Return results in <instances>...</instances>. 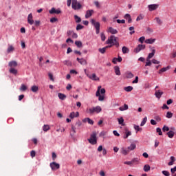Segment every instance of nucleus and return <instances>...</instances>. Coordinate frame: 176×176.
<instances>
[{"label":"nucleus","mask_w":176,"mask_h":176,"mask_svg":"<svg viewBox=\"0 0 176 176\" xmlns=\"http://www.w3.org/2000/svg\"><path fill=\"white\" fill-rule=\"evenodd\" d=\"M124 164H127V166H133L131 161L124 162Z\"/></svg>","instance_id":"obj_60"},{"label":"nucleus","mask_w":176,"mask_h":176,"mask_svg":"<svg viewBox=\"0 0 176 176\" xmlns=\"http://www.w3.org/2000/svg\"><path fill=\"white\" fill-rule=\"evenodd\" d=\"M147 120H148V118L144 117V118H143V120H142L141 124H140V126H145V123H146Z\"/></svg>","instance_id":"obj_41"},{"label":"nucleus","mask_w":176,"mask_h":176,"mask_svg":"<svg viewBox=\"0 0 176 176\" xmlns=\"http://www.w3.org/2000/svg\"><path fill=\"white\" fill-rule=\"evenodd\" d=\"M156 39L155 38H148L144 41L145 43H147L148 45H152V43H155Z\"/></svg>","instance_id":"obj_20"},{"label":"nucleus","mask_w":176,"mask_h":176,"mask_svg":"<svg viewBox=\"0 0 176 176\" xmlns=\"http://www.w3.org/2000/svg\"><path fill=\"white\" fill-rule=\"evenodd\" d=\"M119 124H121V126H124V119H123V117H121L118 119Z\"/></svg>","instance_id":"obj_34"},{"label":"nucleus","mask_w":176,"mask_h":176,"mask_svg":"<svg viewBox=\"0 0 176 176\" xmlns=\"http://www.w3.org/2000/svg\"><path fill=\"white\" fill-rule=\"evenodd\" d=\"M156 53V50H155V47H153L151 48V53H149L147 58H146V61L148 60H151L155 56V54Z\"/></svg>","instance_id":"obj_9"},{"label":"nucleus","mask_w":176,"mask_h":176,"mask_svg":"<svg viewBox=\"0 0 176 176\" xmlns=\"http://www.w3.org/2000/svg\"><path fill=\"white\" fill-rule=\"evenodd\" d=\"M123 59L121 58V56H118V58H114L112 60V63H113V64H117L118 63H122V60Z\"/></svg>","instance_id":"obj_15"},{"label":"nucleus","mask_w":176,"mask_h":176,"mask_svg":"<svg viewBox=\"0 0 176 176\" xmlns=\"http://www.w3.org/2000/svg\"><path fill=\"white\" fill-rule=\"evenodd\" d=\"M99 174H100V176H105V172H104V170H101L99 173Z\"/></svg>","instance_id":"obj_64"},{"label":"nucleus","mask_w":176,"mask_h":176,"mask_svg":"<svg viewBox=\"0 0 176 176\" xmlns=\"http://www.w3.org/2000/svg\"><path fill=\"white\" fill-rule=\"evenodd\" d=\"M79 63L81 65H87V60H86L85 58H80Z\"/></svg>","instance_id":"obj_32"},{"label":"nucleus","mask_w":176,"mask_h":176,"mask_svg":"<svg viewBox=\"0 0 176 176\" xmlns=\"http://www.w3.org/2000/svg\"><path fill=\"white\" fill-rule=\"evenodd\" d=\"M142 19H144L142 15H139L136 19V21H140V20H142Z\"/></svg>","instance_id":"obj_63"},{"label":"nucleus","mask_w":176,"mask_h":176,"mask_svg":"<svg viewBox=\"0 0 176 176\" xmlns=\"http://www.w3.org/2000/svg\"><path fill=\"white\" fill-rule=\"evenodd\" d=\"M72 8L74 10H79L82 8L80 3H78V0H72Z\"/></svg>","instance_id":"obj_5"},{"label":"nucleus","mask_w":176,"mask_h":176,"mask_svg":"<svg viewBox=\"0 0 176 176\" xmlns=\"http://www.w3.org/2000/svg\"><path fill=\"white\" fill-rule=\"evenodd\" d=\"M156 131H157V133H158L159 135H163V132H162V129L157 128Z\"/></svg>","instance_id":"obj_49"},{"label":"nucleus","mask_w":176,"mask_h":176,"mask_svg":"<svg viewBox=\"0 0 176 176\" xmlns=\"http://www.w3.org/2000/svg\"><path fill=\"white\" fill-rule=\"evenodd\" d=\"M83 123H89V124H94V121L93 120L90 119L89 118H87L82 120Z\"/></svg>","instance_id":"obj_18"},{"label":"nucleus","mask_w":176,"mask_h":176,"mask_svg":"<svg viewBox=\"0 0 176 176\" xmlns=\"http://www.w3.org/2000/svg\"><path fill=\"white\" fill-rule=\"evenodd\" d=\"M137 146H135V144H131L128 148V151H134V149H135Z\"/></svg>","instance_id":"obj_33"},{"label":"nucleus","mask_w":176,"mask_h":176,"mask_svg":"<svg viewBox=\"0 0 176 176\" xmlns=\"http://www.w3.org/2000/svg\"><path fill=\"white\" fill-rule=\"evenodd\" d=\"M111 46L119 47V38L115 36H111Z\"/></svg>","instance_id":"obj_4"},{"label":"nucleus","mask_w":176,"mask_h":176,"mask_svg":"<svg viewBox=\"0 0 176 176\" xmlns=\"http://www.w3.org/2000/svg\"><path fill=\"white\" fill-rule=\"evenodd\" d=\"M102 111V109H101V107L96 106L95 107H91L89 109V113L90 115H94V113H100Z\"/></svg>","instance_id":"obj_3"},{"label":"nucleus","mask_w":176,"mask_h":176,"mask_svg":"<svg viewBox=\"0 0 176 176\" xmlns=\"http://www.w3.org/2000/svg\"><path fill=\"white\" fill-rule=\"evenodd\" d=\"M170 173L171 174H174L175 173H176V166L170 169Z\"/></svg>","instance_id":"obj_61"},{"label":"nucleus","mask_w":176,"mask_h":176,"mask_svg":"<svg viewBox=\"0 0 176 176\" xmlns=\"http://www.w3.org/2000/svg\"><path fill=\"white\" fill-rule=\"evenodd\" d=\"M149 12H153V10H156L157 8H159V5L157 4H150L148 6Z\"/></svg>","instance_id":"obj_10"},{"label":"nucleus","mask_w":176,"mask_h":176,"mask_svg":"<svg viewBox=\"0 0 176 176\" xmlns=\"http://www.w3.org/2000/svg\"><path fill=\"white\" fill-rule=\"evenodd\" d=\"M162 174L164 175L165 176H170V172L167 170H163Z\"/></svg>","instance_id":"obj_55"},{"label":"nucleus","mask_w":176,"mask_h":176,"mask_svg":"<svg viewBox=\"0 0 176 176\" xmlns=\"http://www.w3.org/2000/svg\"><path fill=\"white\" fill-rule=\"evenodd\" d=\"M91 23L92 25H94L96 30V34H100V23L99 22H96V20L91 19Z\"/></svg>","instance_id":"obj_6"},{"label":"nucleus","mask_w":176,"mask_h":176,"mask_svg":"<svg viewBox=\"0 0 176 176\" xmlns=\"http://www.w3.org/2000/svg\"><path fill=\"white\" fill-rule=\"evenodd\" d=\"M35 155H36L35 151H32L30 152L31 157H35Z\"/></svg>","instance_id":"obj_62"},{"label":"nucleus","mask_w":176,"mask_h":176,"mask_svg":"<svg viewBox=\"0 0 176 176\" xmlns=\"http://www.w3.org/2000/svg\"><path fill=\"white\" fill-rule=\"evenodd\" d=\"M75 45L76 46H77V47H82V46L81 41H75Z\"/></svg>","instance_id":"obj_43"},{"label":"nucleus","mask_w":176,"mask_h":176,"mask_svg":"<svg viewBox=\"0 0 176 176\" xmlns=\"http://www.w3.org/2000/svg\"><path fill=\"white\" fill-rule=\"evenodd\" d=\"M122 52L123 54H126L127 53H129L130 52V50L127 47L124 46L122 48Z\"/></svg>","instance_id":"obj_25"},{"label":"nucleus","mask_w":176,"mask_h":176,"mask_svg":"<svg viewBox=\"0 0 176 176\" xmlns=\"http://www.w3.org/2000/svg\"><path fill=\"white\" fill-rule=\"evenodd\" d=\"M155 97H157V98H160V97H162V96H163V91H162L160 90H157L155 93Z\"/></svg>","instance_id":"obj_21"},{"label":"nucleus","mask_w":176,"mask_h":176,"mask_svg":"<svg viewBox=\"0 0 176 176\" xmlns=\"http://www.w3.org/2000/svg\"><path fill=\"white\" fill-rule=\"evenodd\" d=\"M28 23L30 24V25H32L34 24V19H32V14H29L28 16Z\"/></svg>","instance_id":"obj_14"},{"label":"nucleus","mask_w":176,"mask_h":176,"mask_svg":"<svg viewBox=\"0 0 176 176\" xmlns=\"http://www.w3.org/2000/svg\"><path fill=\"white\" fill-rule=\"evenodd\" d=\"M72 38H74V39H76V38H78V34L73 32L72 34Z\"/></svg>","instance_id":"obj_58"},{"label":"nucleus","mask_w":176,"mask_h":176,"mask_svg":"<svg viewBox=\"0 0 176 176\" xmlns=\"http://www.w3.org/2000/svg\"><path fill=\"white\" fill-rule=\"evenodd\" d=\"M58 97L60 98V100H65V98H67V96L61 93L58 94Z\"/></svg>","instance_id":"obj_36"},{"label":"nucleus","mask_w":176,"mask_h":176,"mask_svg":"<svg viewBox=\"0 0 176 176\" xmlns=\"http://www.w3.org/2000/svg\"><path fill=\"white\" fill-rule=\"evenodd\" d=\"M100 36H101V41H105L106 37H105V34H104V33H101Z\"/></svg>","instance_id":"obj_59"},{"label":"nucleus","mask_w":176,"mask_h":176,"mask_svg":"<svg viewBox=\"0 0 176 176\" xmlns=\"http://www.w3.org/2000/svg\"><path fill=\"white\" fill-rule=\"evenodd\" d=\"M126 76L128 79H131V78L134 77V74L131 72H126Z\"/></svg>","instance_id":"obj_28"},{"label":"nucleus","mask_w":176,"mask_h":176,"mask_svg":"<svg viewBox=\"0 0 176 176\" xmlns=\"http://www.w3.org/2000/svg\"><path fill=\"white\" fill-rule=\"evenodd\" d=\"M76 133V127H75L74 125H72L71 135H75Z\"/></svg>","instance_id":"obj_35"},{"label":"nucleus","mask_w":176,"mask_h":176,"mask_svg":"<svg viewBox=\"0 0 176 176\" xmlns=\"http://www.w3.org/2000/svg\"><path fill=\"white\" fill-rule=\"evenodd\" d=\"M93 13H94V10H89L86 12L85 14V19H89L93 16Z\"/></svg>","instance_id":"obj_12"},{"label":"nucleus","mask_w":176,"mask_h":176,"mask_svg":"<svg viewBox=\"0 0 176 176\" xmlns=\"http://www.w3.org/2000/svg\"><path fill=\"white\" fill-rule=\"evenodd\" d=\"M87 76L89 78V79H91V80H100V78L97 77L96 74H93L92 75H87Z\"/></svg>","instance_id":"obj_13"},{"label":"nucleus","mask_w":176,"mask_h":176,"mask_svg":"<svg viewBox=\"0 0 176 176\" xmlns=\"http://www.w3.org/2000/svg\"><path fill=\"white\" fill-rule=\"evenodd\" d=\"M49 13L50 14H60L61 13V10L60 9L56 10V8H52L50 11Z\"/></svg>","instance_id":"obj_11"},{"label":"nucleus","mask_w":176,"mask_h":176,"mask_svg":"<svg viewBox=\"0 0 176 176\" xmlns=\"http://www.w3.org/2000/svg\"><path fill=\"white\" fill-rule=\"evenodd\" d=\"M144 41H145V36H142L139 38V42H140V43H144Z\"/></svg>","instance_id":"obj_56"},{"label":"nucleus","mask_w":176,"mask_h":176,"mask_svg":"<svg viewBox=\"0 0 176 176\" xmlns=\"http://www.w3.org/2000/svg\"><path fill=\"white\" fill-rule=\"evenodd\" d=\"M84 27L83 25H80V24H78L77 26H76V30L77 31H79V30H83Z\"/></svg>","instance_id":"obj_53"},{"label":"nucleus","mask_w":176,"mask_h":176,"mask_svg":"<svg viewBox=\"0 0 176 176\" xmlns=\"http://www.w3.org/2000/svg\"><path fill=\"white\" fill-rule=\"evenodd\" d=\"M166 118L168 119H171V118H173V113H171L170 111H168L166 113Z\"/></svg>","instance_id":"obj_45"},{"label":"nucleus","mask_w":176,"mask_h":176,"mask_svg":"<svg viewBox=\"0 0 176 176\" xmlns=\"http://www.w3.org/2000/svg\"><path fill=\"white\" fill-rule=\"evenodd\" d=\"M80 126H82V122H80V120L77 121L76 123V127L79 129Z\"/></svg>","instance_id":"obj_50"},{"label":"nucleus","mask_w":176,"mask_h":176,"mask_svg":"<svg viewBox=\"0 0 176 176\" xmlns=\"http://www.w3.org/2000/svg\"><path fill=\"white\" fill-rule=\"evenodd\" d=\"M79 116V112H72L70 113L69 118L70 119H74V118H78Z\"/></svg>","instance_id":"obj_16"},{"label":"nucleus","mask_w":176,"mask_h":176,"mask_svg":"<svg viewBox=\"0 0 176 176\" xmlns=\"http://www.w3.org/2000/svg\"><path fill=\"white\" fill-rule=\"evenodd\" d=\"M131 135V131H129V130L126 129L125 135L124 136V140L129 138Z\"/></svg>","instance_id":"obj_30"},{"label":"nucleus","mask_w":176,"mask_h":176,"mask_svg":"<svg viewBox=\"0 0 176 176\" xmlns=\"http://www.w3.org/2000/svg\"><path fill=\"white\" fill-rule=\"evenodd\" d=\"M145 45L139 44L136 48L133 50L134 53H140L141 50H144Z\"/></svg>","instance_id":"obj_7"},{"label":"nucleus","mask_w":176,"mask_h":176,"mask_svg":"<svg viewBox=\"0 0 176 176\" xmlns=\"http://www.w3.org/2000/svg\"><path fill=\"white\" fill-rule=\"evenodd\" d=\"M114 72H115L116 75L120 76V75H121L120 67H119V66H115L114 67Z\"/></svg>","instance_id":"obj_17"},{"label":"nucleus","mask_w":176,"mask_h":176,"mask_svg":"<svg viewBox=\"0 0 176 176\" xmlns=\"http://www.w3.org/2000/svg\"><path fill=\"white\" fill-rule=\"evenodd\" d=\"M120 151L122 155H124V156H126V155H128V153H130V150H128V148L125 149L124 148H122Z\"/></svg>","instance_id":"obj_23"},{"label":"nucleus","mask_w":176,"mask_h":176,"mask_svg":"<svg viewBox=\"0 0 176 176\" xmlns=\"http://www.w3.org/2000/svg\"><path fill=\"white\" fill-rule=\"evenodd\" d=\"M50 166L53 171H55V170H58V168H60V164L56 162L50 163Z\"/></svg>","instance_id":"obj_8"},{"label":"nucleus","mask_w":176,"mask_h":176,"mask_svg":"<svg viewBox=\"0 0 176 176\" xmlns=\"http://www.w3.org/2000/svg\"><path fill=\"white\" fill-rule=\"evenodd\" d=\"M74 20L76 23H80V21H82V19H80L78 15H74Z\"/></svg>","instance_id":"obj_40"},{"label":"nucleus","mask_w":176,"mask_h":176,"mask_svg":"<svg viewBox=\"0 0 176 176\" xmlns=\"http://www.w3.org/2000/svg\"><path fill=\"white\" fill-rule=\"evenodd\" d=\"M10 74H13V75H17V69H16L13 67H11L10 69Z\"/></svg>","instance_id":"obj_39"},{"label":"nucleus","mask_w":176,"mask_h":176,"mask_svg":"<svg viewBox=\"0 0 176 176\" xmlns=\"http://www.w3.org/2000/svg\"><path fill=\"white\" fill-rule=\"evenodd\" d=\"M132 165L133 164H139L140 163V158H133L131 161Z\"/></svg>","instance_id":"obj_31"},{"label":"nucleus","mask_w":176,"mask_h":176,"mask_svg":"<svg viewBox=\"0 0 176 176\" xmlns=\"http://www.w3.org/2000/svg\"><path fill=\"white\" fill-rule=\"evenodd\" d=\"M43 131L46 132V131H49V130H50V126H49L48 124H45L43 126Z\"/></svg>","instance_id":"obj_38"},{"label":"nucleus","mask_w":176,"mask_h":176,"mask_svg":"<svg viewBox=\"0 0 176 176\" xmlns=\"http://www.w3.org/2000/svg\"><path fill=\"white\" fill-rule=\"evenodd\" d=\"M111 34H118V30L116 29L111 28Z\"/></svg>","instance_id":"obj_51"},{"label":"nucleus","mask_w":176,"mask_h":176,"mask_svg":"<svg viewBox=\"0 0 176 176\" xmlns=\"http://www.w3.org/2000/svg\"><path fill=\"white\" fill-rule=\"evenodd\" d=\"M116 22L118 24H124V23H126V21L124 19L120 20V19H117Z\"/></svg>","instance_id":"obj_48"},{"label":"nucleus","mask_w":176,"mask_h":176,"mask_svg":"<svg viewBox=\"0 0 176 176\" xmlns=\"http://www.w3.org/2000/svg\"><path fill=\"white\" fill-rule=\"evenodd\" d=\"M14 50V47L13 46L10 45L7 50V53H10L11 52H13Z\"/></svg>","instance_id":"obj_44"},{"label":"nucleus","mask_w":176,"mask_h":176,"mask_svg":"<svg viewBox=\"0 0 176 176\" xmlns=\"http://www.w3.org/2000/svg\"><path fill=\"white\" fill-rule=\"evenodd\" d=\"M8 65L11 68H15V67H17V62L12 60L8 63Z\"/></svg>","instance_id":"obj_22"},{"label":"nucleus","mask_w":176,"mask_h":176,"mask_svg":"<svg viewBox=\"0 0 176 176\" xmlns=\"http://www.w3.org/2000/svg\"><path fill=\"white\" fill-rule=\"evenodd\" d=\"M152 61H151V59H148V60H146L145 67H151L152 65Z\"/></svg>","instance_id":"obj_46"},{"label":"nucleus","mask_w":176,"mask_h":176,"mask_svg":"<svg viewBox=\"0 0 176 176\" xmlns=\"http://www.w3.org/2000/svg\"><path fill=\"white\" fill-rule=\"evenodd\" d=\"M134 129L137 131H142V128H140V126H138V125H135Z\"/></svg>","instance_id":"obj_47"},{"label":"nucleus","mask_w":176,"mask_h":176,"mask_svg":"<svg viewBox=\"0 0 176 176\" xmlns=\"http://www.w3.org/2000/svg\"><path fill=\"white\" fill-rule=\"evenodd\" d=\"M155 20L156 21V23L159 25H162V24H163V21H162V19L159 17H155Z\"/></svg>","instance_id":"obj_37"},{"label":"nucleus","mask_w":176,"mask_h":176,"mask_svg":"<svg viewBox=\"0 0 176 176\" xmlns=\"http://www.w3.org/2000/svg\"><path fill=\"white\" fill-rule=\"evenodd\" d=\"M162 131H163L164 133H166V132H167V131H170V128H169L168 126L164 125V126H163V128H162Z\"/></svg>","instance_id":"obj_42"},{"label":"nucleus","mask_w":176,"mask_h":176,"mask_svg":"<svg viewBox=\"0 0 176 176\" xmlns=\"http://www.w3.org/2000/svg\"><path fill=\"white\" fill-rule=\"evenodd\" d=\"M151 63H152L153 64H160V61H159V60H156V59H153V60H151Z\"/></svg>","instance_id":"obj_54"},{"label":"nucleus","mask_w":176,"mask_h":176,"mask_svg":"<svg viewBox=\"0 0 176 176\" xmlns=\"http://www.w3.org/2000/svg\"><path fill=\"white\" fill-rule=\"evenodd\" d=\"M170 66H167L166 67H163L159 70L158 74L160 75V74H163V72H166V71H168V69H170Z\"/></svg>","instance_id":"obj_19"},{"label":"nucleus","mask_w":176,"mask_h":176,"mask_svg":"<svg viewBox=\"0 0 176 176\" xmlns=\"http://www.w3.org/2000/svg\"><path fill=\"white\" fill-rule=\"evenodd\" d=\"M127 109H129V105L126 104H124V106H121L119 107V110L121 111H127Z\"/></svg>","instance_id":"obj_24"},{"label":"nucleus","mask_w":176,"mask_h":176,"mask_svg":"<svg viewBox=\"0 0 176 176\" xmlns=\"http://www.w3.org/2000/svg\"><path fill=\"white\" fill-rule=\"evenodd\" d=\"M108 47H109V46H107L103 48H99L98 52H100V53H101L102 54H104V53L107 52V49H108Z\"/></svg>","instance_id":"obj_29"},{"label":"nucleus","mask_w":176,"mask_h":176,"mask_svg":"<svg viewBox=\"0 0 176 176\" xmlns=\"http://www.w3.org/2000/svg\"><path fill=\"white\" fill-rule=\"evenodd\" d=\"M88 142L91 145H96V144H97V133L96 131H94L91 134L90 138L88 139Z\"/></svg>","instance_id":"obj_2"},{"label":"nucleus","mask_w":176,"mask_h":176,"mask_svg":"<svg viewBox=\"0 0 176 176\" xmlns=\"http://www.w3.org/2000/svg\"><path fill=\"white\" fill-rule=\"evenodd\" d=\"M174 134H175V133L173 131H169L168 133H166V135H168V138H173Z\"/></svg>","instance_id":"obj_26"},{"label":"nucleus","mask_w":176,"mask_h":176,"mask_svg":"<svg viewBox=\"0 0 176 176\" xmlns=\"http://www.w3.org/2000/svg\"><path fill=\"white\" fill-rule=\"evenodd\" d=\"M124 17L126 20H129L131 18V15H130L129 14H126Z\"/></svg>","instance_id":"obj_57"},{"label":"nucleus","mask_w":176,"mask_h":176,"mask_svg":"<svg viewBox=\"0 0 176 176\" xmlns=\"http://www.w3.org/2000/svg\"><path fill=\"white\" fill-rule=\"evenodd\" d=\"M143 170L144 171H145V173H148V171H151V166H149V164L144 165Z\"/></svg>","instance_id":"obj_27"},{"label":"nucleus","mask_w":176,"mask_h":176,"mask_svg":"<svg viewBox=\"0 0 176 176\" xmlns=\"http://www.w3.org/2000/svg\"><path fill=\"white\" fill-rule=\"evenodd\" d=\"M56 21H58V19L56 17H52L50 19V23H56Z\"/></svg>","instance_id":"obj_52"},{"label":"nucleus","mask_w":176,"mask_h":176,"mask_svg":"<svg viewBox=\"0 0 176 176\" xmlns=\"http://www.w3.org/2000/svg\"><path fill=\"white\" fill-rule=\"evenodd\" d=\"M104 94H105V89H98L96 93V96L98 97L99 101H104Z\"/></svg>","instance_id":"obj_1"}]
</instances>
